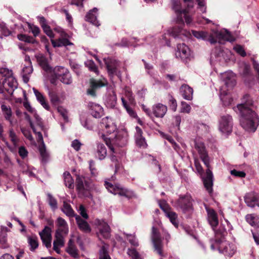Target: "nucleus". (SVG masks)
<instances>
[{"label":"nucleus","mask_w":259,"mask_h":259,"mask_svg":"<svg viewBox=\"0 0 259 259\" xmlns=\"http://www.w3.org/2000/svg\"><path fill=\"white\" fill-rule=\"evenodd\" d=\"M116 101H117V97H116V95H115V94L113 92L112 94H110L106 100V104H107V106L108 107H110V108H114L116 104Z\"/></svg>","instance_id":"42"},{"label":"nucleus","mask_w":259,"mask_h":259,"mask_svg":"<svg viewBox=\"0 0 259 259\" xmlns=\"http://www.w3.org/2000/svg\"><path fill=\"white\" fill-rule=\"evenodd\" d=\"M183 98L187 100H191L193 98V91L192 88L187 84L182 85L180 89Z\"/></svg>","instance_id":"30"},{"label":"nucleus","mask_w":259,"mask_h":259,"mask_svg":"<svg viewBox=\"0 0 259 259\" xmlns=\"http://www.w3.org/2000/svg\"><path fill=\"white\" fill-rule=\"evenodd\" d=\"M160 208L164 211L165 215L169 219L170 222L174 225L175 227H178L179 226V221L178 219L177 214L172 211L171 208H168L164 201H162L159 204Z\"/></svg>","instance_id":"14"},{"label":"nucleus","mask_w":259,"mask_h":259,"mask_svg":"<svg viewBox=\"0 0 259 259\" xmlns=\"http://www.w3.org/2000/svg\"><path fill=\"white\" fill-rule=\"evenodd\" d=\"M256 105L248 95H245L242 99V103L238 104L235 110L239 111L240 115L241 126L246 131L254 132L258 124L259 119L255 109Z\"/></svg>","instance_id":"1"},{"label":"nucleus","mask_w":259,"mask_h":259,"mask_svg":"<svg viewBox=\"0 0 259 259\" xmlns=\"http://www.w3.org/2000/svg\"><path fill=\"white\" fill-rule=\"evenodd\" d=\"M21 132L23 135L29 141H32L33 140V138L32 136L31 135V132L29 130L22 128H21Z\"/></svg>","instance_id":"60"},{"label":"nucleus","mask_w":259,"mask_h":259,"mask_svg":"<svg viewBox=\"0 0 259 259\" xmlns=\"http://www.w3.org/2000/svg\"><path fill=\"white\" fill-rule=\"evenodd\" d=\"M28 243L29 245L30 246V249L31 251L34 250L37 248L38 246V243L37 238L35 236H29L27 238Z\"/></svg>","instance_id":"44"},{"label":"nucleus","mask_w":259,"mask_h":259,"mask_svg":"<svg viewBox=\"0 0 259 259\" xmlns=\"http://www.w3.org/2000/svg\"><path fill=\"white\" fill-rule=\"evenodd\" d=\"M213 230L215 233V240L220 239L225 240L224 237L227 234V232L223 225H221L219 229L217 230L215 228H214V230Z\"/></svg>","instance_id":"38"},{"label":"nucleus","mask_w":259,"mask_h":259,"mask_svg":"<svg viewBox=\"0 0 259 259\" xmlns=\"http://www.w3.org/2000/svg\"><path fill=\"white\" fill-rule=\"evenodd\" d=\"M69 71L65 67L56 66L54 69V74L56 78H60L65 73H68Z\"/></svg>","instance_id":"43"},{"label":"nucleus","mask_w":259,"mask_h":259,"mask_svg":"<svg viewBox=\"0 0 259 259\" xmlns=\"http://www.w3.org/2000/svg\"><path fill=\"white\" fill-rule=\"evenodd\" d=\"M33 91L37 101L41 104L44 108L47 110H49L50 106L48 103L46 101L45 98L42 94L34 88L33 89Z\"/></svg>","instance_id":"34"},{"label":"nucleus","mask_w":259,"mask_h":259,"mask_svg":"<svg viewBox=\"0 0 259 259\" xmlns=\"http://www.w3.org/2000/svg\"><path fill=\"white\" fill-rule=\"evenodd\" d=\"M17 82L13 76L2 78L0 79V93L6 91L9 94L12 95L17 88Z\"/></svg>","instance_id":"8"},{"label":"nucleus","mask_w":259,"mask_h":259,"mask_svg":"<svg viewBox=\"0 0 259 259\" xmlns=\"http://www.w3.org/2000/svg\"><path fill=\"white\" fill-rule=\"evenodd\" d=\"M168 104L170 109L174 111H176L177 108V103L176 100L171 96H168Z\"/></svg>","instance_id":"52"},{"label":"nucleus","mask_w":259,"mask_h":259,"mask_svg":"<svg viewBox=\"0 0 259 259\" xmlns=\"http://www.w3.org/2000/svg\"><path fill=\"white\" fill-rule=\"evenodd\" d=\"M47 196L49 205L53 210H56L58 207L57 200L50 193H48Z\"/></svg>","instance_id":"46"},{"label":"nucleus","mask_w":259,"mask_h":259,"mask_svg":"<svg viewBox=\"0 0 259 259\" xmlns=\"http://www.w3.org/2000/svg\"><path fill=\"white\" fill-rule=\"evenodd\" d=\"M167 111V107L161 103H158L153 106L152 114L156 117H163Z\"/></svg>","instance_id":"23"},{"label":"nucleus","mask_w":259,"mask_h":259,"mask_svg":"<svg viewBox=\"0 0 259 259\" xmlns=\"http://www.w3.org/2000/svg\"><path fill=\"white\" fill-rule=\"evenodd\" d=\"M60 80L62 83L66 84H70L72 82V77L69 71L62 75L60 78Z\"/></svg>","instance_id":"49"},{"label":"nucleus","mask_w":259,"mask_h":259,"mask_svg":"<svg viewBox=\"0 0 259 259\" xmlns=\"http://www.w3.org/2000/svg\"><path fill=\"white\" fill-rule=\"evenodd\" d=\"M26 115V118L29 121L30 126L31 128L32 129L33 132L35 133L37 135V141L38 142H40V145H39V151L42 158V160L44 161H47L49 157V154L46 151V147L44 142L43 141V137L41 133L40 132H37L35 127H34V124L30 120V117L27 114L25 113Z\"/></svg>","instance_id":"9"},{"label":"nucleus","mask_w":259,"mask_h":259,"mask_svg":"<svg viewBox=\"0 0 259 259\" xmlns=\"http://www.w3.org/2000/svg\"><path fill=\"white\" fill-rule=\"evenodd\" d=\"M108 247L106 245H103L99 251L100 259H111L107 251Z\"/></svg>","instance_id":"47"},{"label":"nucleus","mask_w":259,"mask_h":259,"mask_svg":"<svg viewBox=\"0 0 259 259\" xmlns=\"http://www.w3.org/2000/svg\"><path fill=\"white\" fill-rule=\"evenodd\" d=\"M94 224L99 230V236L101 235L104 238H108L110 236V228L108 224L103 220L97 219Z\"/></svg>","instance_id":"13"},{"label":"nucleus","mask_w":259,"mask_h":259,"mask_svg":"<svg viewBox=\"0 0 259 259\" xmlns=\"http://www.w3.org/2000/svg\"><path fill=\"white\" fill-rule=\"evenodd\" d=\"M33 68L31 65H27L23 67L22 69V75L25 82H27L29 81V75L32 73Z\"/></svg>","instance_id":"40"},{"label":"nucleus","mask_w":259,"mask_h":259,"mask_svg":"<svg viewBox=\"0 0 259 259\" xmlns=\"http://www.w3.org/2000/svg\"><path fill=\"white\" fill-rule=\"evenodd\" d=\"M195 148L197 151L200 159L207 168L206 175L203 178L205 188L209 193L212 191L213 175L210 169V158L203 143L199 141L195 142Z\"/></svg>","instance_id":"2"},{"label":"nucleus","mask_w":259,"mask_h":259,"mask_svg":"<svg viewBox=\"0 0 259 259\" xmlns=\"http://www.w3.org/2000/svg\"><path fill=\"white\" fill-rule=\"evenodd\" d=\"M51 232V229L48 226H46L44 230L39 232V235L42 243L47 248H50L52 246Z\"/></svg>","instance_id":"18"},{"label":"nucleus","mask_w":259,"mask_h":259,"mask_svg":"<svg viewBox=\"0 0 259 259\" xmlns=\"http://www.w3.org/2000/svg\"><path fill=\"white\" fill-rule=\"evenodd\" d=\"M106 65L110 75H117V67L119 66V62L118 61L114 59H109L106 61Z\"/></svg>","instance_id":"26"},{"label":"nucleus","mask_w":259,"mask_h":259,"mask_svg":"<svg viewBox=\"0 0 259 259\" xmlns=\"http://www.w3.org/2000/svg\"><path fill=\"white\" fill-rule=\"evenodd\" d=\"M66 250L72 257L75 258L79 257L78 250L71 239L69 240Z\"/></svg>","instance_id":"32"},{"label":"nucleus","mask_w":259,"mask_h":259,"mask_svg":"<svg viewBox=\"0 0 259 259\" xmlns=\"http://www.w3.org/2000/svg\"><path fill=\"white\" fill-rule=\"evenodd\" d=\"M97 12L98 9L96 8H93L85 16V20L87 21L90 22L93 25L99 26L100 25L99 21L97 20Z\"/></svg>","instance_id":"25"},{"label":"nucleus","mask_w":259,"mask_h":259,"mask_svg":"<svg viewBox=\"0 0 259 259\" xmlns=\"http://www.w3.org/2000/svg\"><path fill=\"white\" fill-rule=\"evenodd\" d=\"M211 248L214 250L218 248L220 252L226 256H232L236 251L235 246L225 240H217L211 242Z\"/></svg>","instance_id":"5"},{"label":"nucleus","mask_w":259,"mask_h":259,"mask_svg":"<svg viewBox=\"0 0 259 259\" xmlns=\"http://www.w3.org/2000/svg\"><path fill=\"white\" fill-rule=\"evenodd\" d=\"M4 129L2 123H0V139L5 143L6 145L11 149V146L4 136Z\"/></svg>","instance_id":"53"},{"label":"nucleus","mask_w":259,"mask_h":259,"mask_svg":"<svg viewBox=\"0 0 259 259\" xmlns=\"http://www.w3.org/2000/svg\"><path fill=\"white\" fill-rule=\"evenodd\" d=\"M181 112L189 113L191 109V106L185 102H182Z\"/></svg>","instance_id":"58"},{"label":"nucleus","mask_w":259,"mask_h":259,"mask_svg":"<svg viewBox=\"0 0 259 259\" xmlns=\"http://www.w3.org/2000/svg\"><path fill=\"white\" fill-rule=\"evenodd\" d=\"M192 199L190 195H186L180 196L173 205L177 208H180L184 213H189L193 210Z\"/></svg>","instance_id":"7"},{"label":"nucleus","mask_w":259,"mask_h":259,"mask_svg":"<svg viewBox=\"0 0 259 259\" xmlns=\"http://www.w3.org/2000/svg\"><path fill=\"white\" fill-rule=\"evenodd\" d=\"M88 107L90 109L91 114L94 117L99 118L102 115L103 109L100 105L91 102L89 103Z\"/></svg>","instance_id":"24"},{"label":"nucleus","mask_w":259,"mask_h":259,"mask_svg":"<svg viewBox=\"0 0 259 259\" xmlns=\"http://www.w3.org/2000/svg\"><path fill=\"white\" fill-rule=\"evenodd\" d=\"M106 85L105 81L92 79L90 80V88L87 90L88 95L93 97L96 96V90Z\"/></svg>","instance_id":"20"},{"label":"nucleus","mask_w":259,"mask_h":259,"mask_svg":"<svg viewBox=\"0 0 259 259\" xmlns=\"http://www.w3.org/2000/svg\"><path fill=\"white\" fill-rule=\"evenodd\" d=\"M198 3V8L200 10V11L202 13H205L206 12V6L205 0H196Z\"/></svg>","instance_id":"63"},{"label":"nucleus","mask_w":259,"mask_h":259,"mask_svg":"<svg viewBox=\"0 0 259 259\" xmlns=\"http://www.w3.org/2000/svg\"><path fill=\"white\" fill-rule=\"evenodd\" d=\"M193 35L199 39L208 41L211 44H214L218 41L222 43L224 40L233 41L230 33L227 30L213 31L209 34L206 31L192 30Z\"/></svg>","instance_id":"3"},{"label":"nucleus","mask_w":259,"mask_h":259,"mask_svg":"<svg viewBox=\"0 0 259 259\" xmlns=\"http://www.w3.org/2000/svg\"><path fill=\"white\" fill-rule=\"evenodd\" d=\"M64 184L66 186L69 188H73L74 187L73 180L69 172L66 171L63 174Z\"/></svg>","instance_id":"41"},{"label":"nucleus","mask_w":259,"mask_h":259,"mask_svg":"<svg viewBox=\"0 0 259 259\" xmlns=\"http://www.w3.org/2000/svg\"><path fill=\"white\" fill-rule=\"evenodd\" d=\"M172 6L173 10L178 14L181 13L182 10L181 9L180 2L179 0H171Z\"/></svg>","instance_id":"50"},{"label":"nucleus","mask_w":259,"mask_h":259,"mask_svg":"<svg viewBox=\"0 0 259 259\" xmlns=\"http://www.w3.org/2000/svg\"><path fill=\"white\" fill-rule=\"evenodd\" d=\"M44 31V32L46 33V34L49 36L50 38H53L54 37V33L52 31V30L51 29L49 26L48 25L43 26L41 27Z\"/></svg>","instance_id":"59"},{"label":"nucleus","mask_w":259,"mask_h":259,"mask_svg":"<svg viewBox=\"0 0 259 259\" xmlns=\"http://www.w3.org/2000/svg\"><path fill=\"white\" fill-rule=\"evenodd\" d=\"M61 210L67 216L69 217L76 216L71 205L66 201L63 202V205Z\"/></svg>","instance_id":"39"},{"label":"nucleus","mask_w":259,"mask_h":259,"mask_svg":"<svg viewBox=\"0 0 259 259\" xmlns=\"http://www.w3.org/2000/svg\"><path fill=\"white\" fill-rule=\"evenodd\" d=\"M102 137L103 139H104V141L106 142V145L113 153H115L116 152L115 151L111 142L115 143V144L118 145L119 146H122L125 144L126 141L125 138H120V135H115L114 137L115 141H114V140H113L111 137H110L108 138V139H107V138H105L104 135H102Z\"/></svg>","instance_id":"17"},{"label":"nucleus","mask_w":259,"mask_h":259,"mask_svg":"<svg viewBox=\"0 0 259 259\" xmlns=\"http://www.w3.org/2000/svg\"><path fill=\"white\" fill-rule=\"evenodd\" d=\"M233 122L231 115L226 114L222 115L219 121V129L224 134L228 135L232 132Z\"/></svg>","instance_id":"10"},{"label":"nucleus","mask_w":259,"mask_h":259,"mask_svg":"<svg viewBox=\"0 0 259 259\" xmlns=\"http://www.w3.org/2000/svg\"><path fill=\"white\" fill-rule=\"evenodd\" d=\"M104 185L106 188L111 193L126 197L131 196V193L128 190L123 189L119 185H113L107 181L105 182Z\"/></svg>","instance_id":"11"},{"label":"nucleus","mask_w":259,"mask_h":259,"mask_svg":"<svg viewBox=\"0 0 259 259\" xmlns=\"http://www.w3.org/2000/svg\"><path fill=\"white\" fill-rule=\"evenodd\" d=\"M75 220L80 230L85 233H89L91 232V228L86 221L82 220L79 215H77L75 216Z\"/></svg>","instance_id":"31"},{"label":"nucleus","mask_w":259,"mask_h":259,"mask_svg":"<svg viewBox=\"0 0 259 259\" xmlns=\"http://www.w3.org/2000/svg\"><path fill=\"white\" fill-rule=\"evenodd\" d=\"M188 11L186 9L182 10L181 13H179V15L182 16L184 15V17L185 20V22L187 24H189L192 22V19L190 16L187 15Z\"/></svg>","instance_id":"57"},{"label":"nucleus","mask_w":259,"mask_h":259,"mask_svg":"<svg viewBox=\"0 0 259 259\" xmlns=\"http://www.w3.org/2000/svg\"><path fill=\"white\" fill-rule=\"evenodd\" d=\"M136 130L135 139L137 145L140 147H146L147 143L145 139L142 136L143 132L141 128L137 126L136 127Z\"/></svg>","instance_id":"28"},{"label":"nucleus","mask_w":259,"mask_h":259,"mask_svg":"<svg viewBox=\"0 0 259 259\" xmlns=\"http://www.w3.org/2000/svg\"><path fill=\"white\" fill-rule=\"evenodd\" d=\"M152 240L155 250L160 255L162 256V248L163 245L162 240L159 234L154 228H153Z\"/></svg>","instance_id":"16"},{"label":"nucleus","mask_w":259,"mask_h":259,"mask_svg":"<svg viewBox=\"0 0 259 259\" xmlns=\"http://www.w3.org/2000/svg\"><path fill=\"white\" fill-rule=\"evenodd\" d=\"M76 189L78 194L83 197H89L91 195L90 190L92 188V183L84 176L79 175L76 176Z\"/></svg>","instance_id":"6"},{"label":"nucleus","mask_w":259,"mask_h":259,"mask_svg":"<svg viewBox=\"0 0 259 259\" xmlns=\"http://www.w3.org/2000/svg\"><path fill=\"white\" fill-rule=\"evenodd\" d=\"M0 30L2 34L5 36H8L11 33L10 30L6 26L5 24H0Z\"/></svg>","instance_id":"55"},{"label":"nucleus","mask_w":259,"mask_h":259,"mask_svg":"<svg viewBox=\"0 0 259 259\" xmlns=\"http://www.w3.org/2000/svg\"><path fill=\"white\" fill-rule=\"evenodd\" d=\"M85 65L91 71L95 72L96 74H98V67L95 64L93 60H89L85 62Z\"/></svg>","instance_id":"48"},{"label":"nucleus","mask_w":259,"mask_h":259,"mask_svg":"<svg viewBox=\"0 0 259 259\" xmlns=\"http://www.w3.org/2000/svg\"><path fill=\"white\" fill-rule=\"evenodd\" d=\"M208 221L213 230L218 226L219 221L217 214L212 209L206 208Z\"/></svg>","instance_id":"27"},{"label":"nucleus","mask_w":259,"mask_h":259,"mask_svg":"<svg viewBox=\"0 0 259 259\" xmlns=\"http://www.w3.org/2000/svg\"><path fill=\"white\" fill-rule=\"evenodd\" d=\"M101 128L105 133L111 134L117 130V126L113 120L107 116L102 119L100 122Z\"/></svg>","instance_id":"12"},{"label":"nucleus","mask_w":259,"mask_h":259,"mask_svg":"<svg viewBox=\"0 0 259 259\" xmlns=\"http://www.w3.org/2000/svg\"><path fill=\"white\" fill-rule=\"evenodd\" d=\"M244 201L247 206L254 207L255 206L259 207V194L251 192L247 193L244 196Z\"/></svg>","instance_id":"19"},{"label":"nucleus","mask_w":259,"mask_h":259,"mask_svg":"<svg viewBox=\"0 0 259 259\" xmlns=\"http://www.w3.org/2000/svg\"><path fill=\"white\" fill-rule=\"evenodd\" d=\"M0 74L2 75L3 78L7 76H12V71L9 70L7 68H0Z\"/></svg>","instance_id":"56"},{"label":"nucleus","mask_w":259,"mask_h":259,"mask_svg":"<svg viewBox=\"0 0 259 259\" xmlns=\"http://www.w3.org/2000/svg\"><path fill=\"white\" fill-rule=\"evenodd\" d=\"M1 110L5 119L9 122L10 126H13L14 122L12 119V112L10 107L3 104L1 105Z\"/></svg>","instance_id":"29"},{"label":"nucleus","mask_w":259,"mask_h":259,"mask_svg":"<svg viewBox=\"0 0 259 259\" xmlns=\"http://www.w3.org/2000/svg\"><path fill=\"white\" fill-rule=\"evenodd\" d=\"M230 173L231 175L239 178H244L246 175L244 172L242 171H238L236 169L231 170Z\"/></svg>","instance_id":"62"},{"label":"nucleus","mask_w":259,"mask_h":259,"mask_svg":"<svg viewBox=\"0 0 259 259\" xmlns=\"http://www.w3.org/2000/svg\"><path fill=\"white\" fill-rule=\"evenodd\" d=\"M67 34L62 32L61 34V37L58 39L54 40L51 39V42L54 48L67 47L68 46H72L73 44L67 38Z\"/></svg>","instance_id":"21"},{"label":"nucleus","mask_w":259,"mask_h":259,"mask_svg":"<svg viewBox=\"0 0 259 259\" xmlns=\"http://www.w3.org/2000/svg\"><path fill=\"white\" fill-rule=\"evenodd\" d=\"M220 99L224 106L229 105L232 101L231 96L222 89L220 91Z\"/></svg>","instance_id":"37"},{"label":"nucleus","mask_w":259,"mask_h":259,"mask_svg":"<svg viewBox=\"0 0 259 259\" xmlns=\"http://www.w3.org/2000/svg\"><path fill=\"white\" fill-rule=\"evenodd\" d=\"M127 253L133 259H142L141 255L135 249H128Z\"/></svg>","instance_id":"54"},{"label":"nucleus","mask_w":259,"mask_h":259,"mask_svg":"<svg viewBox=\"0 0 259 259\" xmlns=\"http://www.w3.org/2000/svg\"><path fill=\"white\" fill-rule=\"evenodd\" d=\"M175 55L177 58H180L181 60L185 61L189 59L190 57V50L185 44H179L177 45V49Z\"/></svg>","instance_id":"15"},{"label":"nucleus","mask_w":259,"mask_h":259,"mask_svg":"<svg viewBox=\"0 0 259 259\" xmlns=\"http://www.w3.org/2000/svg\"><path fill=\"white\" fill-rule=\"evenodd\" d=\"M37 61L39 65L42 68L46 71H49L51 70L47 59L42 54H39L36 56Z\"/></svg>","instance_id":"33"},{"label":"nucleus","mask_w":259,"mask_h":259,"mask_svg":"<svg viewBox=\"0 0 259 259\" xmlns=\"http://www.w3.org/2000/svg\"><path fill=\"white\" fill-rule=\"evenodd\" d=\"M127 238L130 243L135 246H138V242L137 241V239L135 238V236H133L132 235H128L126 234Z\"/></svg>","instance_id":"64"},{"label":"nucleus","mask_w":259,"mask_h":259,"mask_svg":"<svg viewBox=\"0 0 259 259\" xmlns=\"http://www.w3.org/2000/svg\"><path fill=\"white\" fill-rule=\"evenodd\" d=\"M96 156L100 160L104 159L107 155V149L103 144H97Z\"/></svg>","instance_id":"36"},{"label":"nucleus","mask_w":259,"mask_h":259,"mask_svg":"<svg viewBox=\"0 0 259 259\" xmlns=\"http://www.w3.org/2000/svg\"><path fill=\"white\" fill-rule=\"evenodd\" d=\"M248 223L255 227H259V217L255 214H248L245 217Z\"/></svg>","instance_id":"35"},{"label":"nucleus","mask_w":259,"mask_h":259,"mask_svg":"<svg viewBox=\"0 0 259 259\" xmlns=\"http://www.w3.org/2000/svg\"><path fill=\"white\" fill-rule=\"evenodd\" d=\"M223 80L227 87L232 88L236 84L235 76L232 71H227L222 74Z\"/></svg>","instance_id":"22"},{"label":"nucleus","mask_w":259,"mask_h":259,"mask_svg":"<svg viewBox=\"0 0 259 259\" xmlns=\"http://www.w3.org/2000/svg\"><path fill=\"white\" fill-rule=\"evenodd\" d=\"M234 50L240 55L242 57L246 56V52L243 47L240 45H237L234 47Z\"/></svg>","instance_id":"61"},{"label":"nucleus","mask_w":259,"mask_h":259,"mask_svg":"<svg viewBox=\"0 0 259 259\" xmlns=\"http://www.w3.org/2000/svg\"><path fill=\"white\" fill-rule=\"evenodd\" d=\"M241 74L244 77H245V78L244 79V81L246 83L247 82V77L252 78V75L250 74L249 67L247 65L244 66L243 71Z\"/></svg>","instance_id":"51"},{"label":"nucleus","mask_w":259,"mask_h":259,"mask_svg":"<svg viewBox=\"0 0 259 259\" xmlns=\"http://www.w3.org/2000/svg\"><path fill=\"white\" fill-rule=\"evenodd\" d=\"M9 137L10 140L12 142L13 144L15 147L17 146V144L19 142V139L16 135L13 128H10L8 132Z\"/></svg>","instance_id":"45"},{"label":"nucleus","mask_w":259,"mask_h":259,"mask_svg":"<svg viewBox=\"0 0 259 259\" xmlns=\"http://www.w3.org/2000/svg\"><path fill=\"white\" fill-rule=\"evenodd\" d=\"M58 229L55 233V238L53 242V249L57 253H60V247L64 245V236L68 233V227L66 221L61 217H59L56 221Z\"/></svg>","instance_id":"4"}]
</instances>
